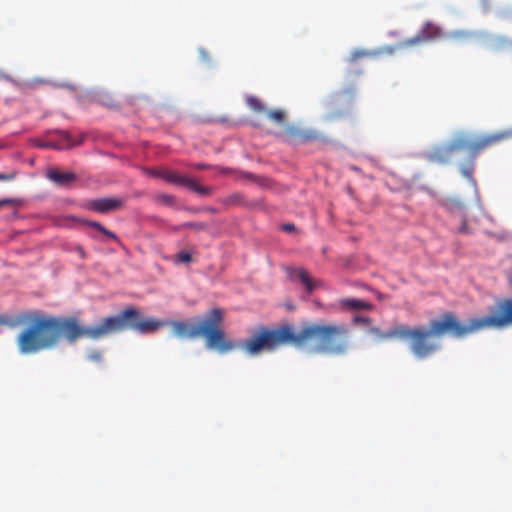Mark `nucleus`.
Here are the masks:
<instances>
[{"label": "nucleus", "mask_w": 512, "mask_h": 512, "mask_svg": "<svg viewBox=\"0 0 512 512\" xmlns=\"http://www.w3.org/2000/svg\"><path fill=\"white\" fill-rule=\"evenodd\" d=\"M474 158L475 157H471V160L469 162L461 165V167H460L461 173L467 179H472L473 178L474 166H475L474 165Z\"/></svg>", "instance_id": "20"}, {"label": "nucleus", "mask_w": 512, "mask_h": 512, "mask_svg": "<svg viewBox=\"0 0 512 512\" xmlns=\"http://www.w3.org/2000/svg\"><path fill=\"white\" fill-rule=\"evenodd\" d=\"M306 348L314 345L316 352L332 355L346 354L349 349V329L345 324H316L304 322L299 329L283 324L276 329L260 327L243 342V350L257 355L263 350H274L282 345Z\"/></svg>", "instance_id": "2"}, {"label": "nucleus", "mask_w": 512, "mask_h": 512, "mask_svg": "<svg viewBox=\"0 0 512 512\" xmlns=\"http://www.w3.org/2000/svg\"><path fill=\"white\" fill-rule=\"evenodd\" d=\"M40 147L59 149V146L54 142H46V143L40 144Z\"/></svg>", "instance_id": "31"}, {"label": "nucleus", "mask_w": 512, "mask_h": 512, "mask_svg": "<svg viewBox=\"0 0 512 512\" xmlns=\"http://www.w3.org/2000/svg\"><path fill=\"white\" fill-rule=\"evenodd\" d=\"M182 227L191 228L196 231H204L207 229V225L202 222H186L182 224Z\"/></svg>", "instance_id": "24"}, {"label": "nucleus", "mask_w": 512, "mask_h": 512, "mask_svg": "<svg viewBox=\"0 0 512 512\" xmlns=\"http://www.w3.org/2000/svg\"><path fill=\"white\" fill-rule=\"evenodd\" d=\"M278 137L288 143H308L321 139V135L315 130L302 129L295 125H287L279 134Z\"/></svg>", "instance_id": "7"}, {"label": "nucleus", "mask_w": 512, "mask_h": 512, "mask_svg": "<svg viewBox=\"0 0 512 512\" xmlns=\"http://www.w3.org/2000/svg\"><path fill=\"white\" fill-rule=\"evenodd\" d=\"M368 333L377 341L408 339L410 351L420 360L429 358L440 350V344L433 341L432 337H441L445 334L454 338L467 337L466 323H462L452 312H446L439 319L432 320L429 329L399 325L388 331H382L372 326L368 329Z\"/></svg>", "instance_id": "3"}, {"label": "nucleus", "mask_w": 512, "mask_h": 512, "mask_svg": "<svg viewBox=\"0 0 512 512\" xmlns=\"http://www.w3.org/2000/svg\"><path fill=\"white\" fill-rule=\"evenodd\" d=\"M494 146L491 134L472 138L467 133H457L445 145L435 147L427 154L428 161L436 164H446L456 152L468 151L470 157L478 156L485 149Z\"/></svg>", "instance_id": "5"}, {"label": "nucleus", "mask_w": 512, "mask_h": 512, "mask_svg": "<svg viewBox=\"0 0 512 512\" xmlns=\"http://www.w3.org/2000/svg\"><path fill=\"white\" fill-rule=\"evenodd\" d=\"M47 177L59 186H69L77 180L75 173L71 171H60L58 169H51L47 172Z\"/></svg>", "instance_id": "12"}, {"label": "nucleus", "mask_w": 512, "mask_h": 512, "mask_svg": "<svg viewBox=\"0 0 512 512\" xmlns=\"http://www.w3.org/2000/svg\"><path fill=\"white\" fill-rule=\"evenodd\" d=\"M220 202L226 207L241 206L247 209L261 208L263 206L262 200H248L241 192H236L227 197H224L220 200Z\"/></svg>", "instance_id": "10"}, {"label": "nucleus", "mask_w": 512, "mask_h": 512, "mask_svg": "<svg viewBox=\"0 0 512 512\" xmlns=\"http://www.w3.org/2000/svg\"><path fill=\"white\" fill-rule=\"evenodd\" d=\"M151 175L160 177L169 183L180 185V186L182 185L183 179L185 177L173 170H168V169L153 171V172H151Z\"/></svg>", "instance_id": "13"}, {"label": "nucleus", "mask_w": 512, "mask_h": 512, "mask_svg": "<svg viewBox=\"0 0 512 512\" xmlns=\"http://www.w3.org/2000/svg\"><path fill=\"white\" fill-rule=\"evenodd\" d=\"M88 226L91 227V228H94L96 229L97 231L101 232L102 234H104L105 236L113 239V240H117V236L115 233H113L112 231L106 229L101 223L99 222H96V221H90L88 222Z\"/></svg>", "instance_id": "19"}, {"label": "nucleus", "mask_w": 512, "mask_h": 512, "mask_svg": "<svg viewBox=\"0 0 512 512\" xmlns=\"http://www.w3.org/2000/svg\"><path fill=\"white\" fill-rule=\"evenodd\" d=\"M181 186H185L188 189H190L191 191L198 193L200 195H203V196H207L212 193V188L202 186V185L198 184L194 179H191L188 177H184Z\"/></svg>", "instance_id": "15"}, {"label": "nucleus", "mask_w": 512, "mask_h": 512, "mask_svg": "<svg viewBox=\"0 0 512 512\" xmlns=\"http://www.w3.org/2000/svg\"><path fill=\"white\" fill-rule=\"evenodd\" d=\"M290 277L300 281L306 288L307 292L311 294L321 283L313 279L309 273L302 268L293 269L290 272Z\"/></svg>", "instance_id": "11"}, {"label": "nucleus", "mask_w": 512, "mask_h": 512, "mask_svg": "<svg viewBox=\"0 0 512 512\" xmlns=\"http://www.w3.org/2000/svg\"><path fill=\"white\" fill-rule=\"evenodd\" d=\"M512 326V299L498 300L490 314L470 318L466 323L467 336L485 329H504Z\"/></svg>", "instance_id": "6"}, {"label": "nucleus", "mask_w": 512, "mask_h": 512, "mask_svg": "<svg viewBox=\"0 0 512 512\" xmlns=\"http://www.w3.org/2000/svg\"><path fill=\"white\" fill-rule=\"evenodd\" d=\"M491 136H492V141L494 142V145H496L498 143H501L503 141H506V140L512 138V128L503 130V131H499V132H495V133H491Z\"/></svg>", "instance_id": "18"}, {"label": "nucleus", "mask_w": 512, "mask_h": 512, "mask_svg": "<svg viewBox=\"0 0 512 512\" xmlns=\"http://www.w3.org/2000/svg\"><path fill=\"white\" fill-rule=\"evenodd\" d=\"M177 258L182 263H190L192 261L191 254L185 251L178 253Z\"/></svg>", "instance_id": "26"}, {"label": "nucleus", "mask_w": 512, "mask_h": 512, "mask_svg": "<svg viewBox=\"0 0 512 512\" xmlns=\"http://www.w3.org/2000/svg\"><path fill=\"white\" fill-rule=\"evenodd\" d=\"M265 115L267 118H269L271 121L275 122L276 124H283L286 118V114L283 110L277 109V110H266Z\"/></svg>", "instance_id": "17"}, {"label": "nucleus", "mask_w": 512, "mask_h": 512, "mask_svg": "<svg viewBox=\"0 0 512 512\" xmlns=\"http://www.w3.org/2000/svg\"><path fill=\"white\" fill-rule=\"evenodd\" d=\"M14 177H15L14 173H12V174L0 173V181L12 180Z\"/></svg>", "instance_id": "30"}, {"label": "nucleus", "mask_w": 512, "mask_h": 512, "mask_svg": "<svg viewBox=\"0 0 512 512\" xmlns=\"http://www.w3.org/2000/svg\"><path fill=\"white\" fill-rule=\"evenodd\" d=\"M507 43H508V40L505 37H497L491 43V48L496 49L498 47H503V46L507 45Z\"/></svg>", "instance_id": "25"}, {"label": "nucleus", "mask_w": 512, "mask_h": 512, "mask_svg": "<svg viewBox=\"0 0 512 512\" xmlns=\"http://www.w3.org/2000/svg\"><path fill=\"white\" fill-rule=\"evenodd\" d=\"M441 35H442V31L438 26H436L432 23H426L420 29V31L418 32V34L416 36L402 41L401 43H399L398 47L404 48V47L415 46V45L421 44L423 42H428V41L437 39V38L441 37Z\"/></svg>", "instance_id": "8"}, {"label": "nucleus", "mask_w": 512, "mask_h": 512, "mask_svg": "<svg viewBox=\"0 0 512 512\" xmlns=\"http://www.w3.org/2000/svg\"><path fill=\"white\" fill-rule=\"evenodd\" d=\"M243 177L255 182L256 184H258L261 187H265L268 185L267 178H264V177H261V176H258V175L252 174V173H243Z\"/></svg>", "instance_id": "21"}, {"label": "nucleus", "mask_w": 512, "mask_h": 512, "mask_svg": "<svg viewBox=\"0 0 512 512\" xmlns=\"http://www.w3.org/2000/svg\"><path fill=\"white\" fill-rule=\"evenodd\" d=\"M59 133H60V135H61L63 138H65V139H69V136H68L67 132H65V131H60Z\"/></svg>", "instance_id": "35"}, {"label": "nucleus", "mask_w": 512, "mask_h": 512, "mask_svg": "<svg viewBox=\"0 0 512 512\" xmlns=\"http://www.w3.org/2000/svg\"><path fill=\"white\" fill-rule=\"evenodd\" d=\"M223 321V310L213 308L197 324L173 320L167 321V325L172 328L173 335L188 339L202 336L207 349L224 354L235 350L239 345L227 337L223 329ZM242 344L240 347L243 349Z\"/></svg>", "instance_id": "4"}, {"label": "nucleus", "mask_w": 512, "mask_h": 512, "mask_svg": "<svg viewBox=\"0 0 512 512\" xmlns=\"http://www.w3.org/2000/svg\"><path fill=\"white\" fill-rule=\"evenodd\" d=\"M73 250L80 256L81 259L86 257V252L81 245H75Z\"/></svg>", "instance_id": "27"}, {"label": "nucleus", "mask_w": 512, "mask_h": 512, "mask_svg": "<svg viewBox=\"0 0 512 512\" xmlns=\"http://www.w3.org/2000/svg\"><path fill=\"white\" fill-rule=\"evenodd\" d=\"M183 228H184V227H182V224H181V225H179V226L175 227V228H174V230H175V231H180V230H181V229H183Z\"/></svg>", "instance_id": "36"}, {"label": "nucleus", "mask_w": 512, "mask_h": 512, "mask_svg": "<svg viewBox=\"0 0 512 512\" xmlns=\"http://www.w3.org/2000/svg\"><path fill=\"white\" fill-rule=\"evenodd\" d=\"M282 228H283V230H286V231H292L295 229V226L291 223H288V224H284Z\"/></svg>", "instance_id": "34"}, {"label": "nucleus", "mask_w": 512, "mask_h": 512, "mask_svg": "<svg viewBox=\"0 0 512 512\" xmlns=\"http://www.w3.org/2000/svg\"><path fill=\"white\" fill-rule=\"evenodd\" d=\"M13 203H14L13 199H3V200H0V207L11 205Z\"/></svg>", "instance_id": "33"}, {"label": "nucleus", "mask_w": 512, "mask_h": 512, "mask_svg": "<svg viewBox=\"0 0 512 512\" xmlns=\"http://www.w3.org/2000/svg\"><path fill=\"white\" fill-rule=\"evenodd\" d=\"M198 168H199V169H204V168H206V166H205V165H203V164H201V165H198Z\"/></svg>", "instance_id": "37"}, {"label": "nucleus", "mask_w": 512, "mask_h": 512, "mask_svg": "<svg viewBox=\"0 0 512 512\" xmlns=\"http://www.w3.org/2000/svg\"><path fill=\"white\" fill-rule=\"evenodd\" d=\"M246 104L250 109L258 113H265L267 110L265 105L257 97L254 96L247 97Z\"/></svg>", "instance_id": "16"}, {"label": "nucleus", "mask_w": 512, "mask_h": 512, "mask_svg": "<svg viewBox=\"0 0 512 512\" xmlns=\"http://www.w3.org/2000/svg\"><path fill=\"white\" fill-rule=\"evenodd\" d=\"M88 358L93 361H100L102 358V354L99 351H93L89 354Z\"/></svg>", "instance_id": "28"}, {"label": "nucleus", "mask_w": 512, "mask_h": 512, "mask_svg": "<svg viewBox=\"0 0 512 512\" xmlns=\"http://www.w3.org/2000/svg\"><path fill=\"white\" fill-rule=\"evenodd\" d=\"M156 200L159 203H161L163 205H167V206H171L175 202V198L169 194H159L156 196Z\"/></svg>", "instance_id": "23"}, {"label": "nucleus", "mask_w": 512, "mask_h": 512, "mask_svg": "<svg viewBox=\"0 0 512 512\" xmlns=\"http://www.w3.org/2000/svg\"><path fill=\"white\" fill-rule=\"evenodd\" d=\"M8 325L23 326L16 337V344L21 354L28 355L53 349L62 338L69 343L80 338L98 340L126 329L149 334L166 326L167 321L143 318L136 308L129 307L116 316L104 318L93 327L81 325L76 317H56L37 310L17 314Z\"/></svg>", "instance_id": "1"}, {"label": "nucleus", "mask_w": 512, "mask_h": 512, "mask_svg": "<svg viewBox=\"0 0 512 512\" xmlns=\"http://www.w3.org/2000/svg\"><path fill=\"white\" fill-rule=\"evenodd\" d=\"M123 205L124 201L121 198L106 197L86 201L85 208L90 211L105 214L121 209Z\"/></svg>", "instance_id": "9"}, {"label": "nucleus", "mask_w": 512, "mask_h": 512, "mask_svg": "<svg viewBox=\"0 0 512 512\" xmlns=\"http://www.w3.org/2000/svg\"><path fill=\"white\" fill-rule=\"evenodd\" d=\"M207 211H209V212H215V209L210 207V208H207Z\"/></svg>", "instance_id": "38"}, {"label": "nucleus", "mask_w": 512, "mask_h": 512, "mask_svg": "<svg viewBox=\"0 0 512 512\" xmlns=\"http://www.w3.org/2000/svg\"><path fill=\"white\" fill-rule=\"evenodd\" d=\"M340 305L349 310H371L373 307L369 302L356 298L341 299Z\"/></svg>", "instance_id": "14"}, {"label": "nucleus", "mask_w": 512, "mask_h": 512, "mask_svg": "<svg viewBox=\"0 0 512 512\" xmlns=\"http://www.w3.org/2000/svg\"><path fill=\"white\" fill-rule=\"evenodd\" d=\"M354 321L356 323H365V324H367V323L370 322V319L367 318V317H355Z\"/></svg>", "instance_id": "32"}, {"label": "nucleus", "mask_w": 512, "mask_h": 512, "mask_svg": "<svg viewBox=\"0 0 512 512\" xmlns=\"http://www.w3.org/2000/svg\"><path fill=\"white\" fill-rule=\"evenodd\" d=\"M4 323L2 320H0V324Z\"/></svg>", "instance_id": "39"}, {"label": "nucleus", "mask_w": 512, "mask_h": 512, "mask_svg": "<svg viewBox=\"0 0 512 512\" xmlns=\"http://www.w3.org/2000/svg\"><path fill=\"white\" fill-rule=\"evenodd\" d=\"M459 231H460L461 233H464V234H469V233H470V230H469V228H468V225H467V223H466V220H465V219H463V221H462V225H461V227H460Z\"/></svg>", "instance_id": "29"}, {"label": "nucleus", "mask_w": 512, "mask_h": 512, "mask_svg": "<svg viewBox=\"0 0 512 512\" xmlns=\"http://www.w3.org/2000/svg\"><path fill=\"white\" fill-rule=\"evenodd\" d=\"M375 53L373 52H370V51H366V50H356L354 52L351 53L350 57H349V62H355L357 61L358 59H361V58H367V57H371L373 56Z\"/></svg>", "instance_id": "22"}]
</instances>
